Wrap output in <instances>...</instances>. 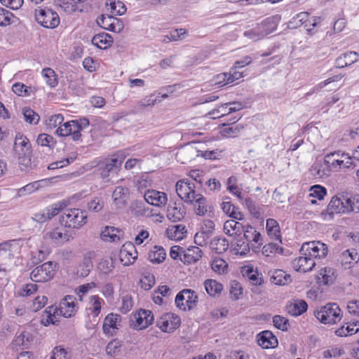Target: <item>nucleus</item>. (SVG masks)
Instances as JSON below:
<instances>
[{
    "label": "nucleus",
    "instance_id": "1",
    "mask_svg": "<svg viewBox=\"0 0 359 359\" xmlns=\"http://www.w3.org/2000/svg\"><path fill=\"white\" fill-rule=\"evenodd\" d=\"M87 220L86 211L79 208L65 210L60 217L61 224L71 229H80L87 223Z\"/></svg>",
    "mask_w": 359,
    "mask_h": 359
},
{
    "label": "nucleus",
    "instance_id": "2",
    "mask_svg": "<svg viewBox=\"0 0 359 359\" xmlns=\"http://www.w3.org/2000/svg\"><path fill=\"white\" fill-rule=\"evenodd\" d=\"M315 316L322 323L335 324L341 318V309L337 304H327L315 312Z\"/></svg>",
    "mask_w": 359,
    "mask_h": 359
},
{
    "label": "nucleus",
    "instance_id": "3",
    "mask_svg": "<svg viewBox=\"0 0 359 359\" xmlns=\"http://www.w3.org/2000/svg\"><path fill=\"white\" fill-rule=\"evenodd\" d=\"M57 264L53 262H47L34 268L30 278L34 282L43 283L53 278L56 271Z\"/></svg>",
    "mask_w": 359,
    "mask_h": 359
},
{
    "label": "nucleus",
    "instance_id": "4",
    "mask_svg": "<svg viewBox=\"0 0 359 359\" xmlns=\"http://www.w3.org/2000/svg\"><path fill=\"white\" fill-rule=\"evenodd\" d=\"M198 295L191 289H184L175 297L177 307L183 311L193 310L197 305Z\"/></svg>",
    "mask_w": 359,
    "mask_h": 359
},
{
    "label": "nucleus",
    "instance_id": "5",
    "mask_svg": "<svg viewBox=\"0 0 359 359\" xmlns=\"http://www.w3.org/2000/svg\"><path fill=\"white\" fill-rule=\"evenodd\" d=\"M340 151L327 154L323 160H317L311 166L310 172L316 178H322L330 175V160L334 155L339 156Z\"/></svg>",
    "mask_w": 359,
    "mask_h": 359
},
{
    "label": "nucleus",
    "instance_id": "6",
    "mask_svg": "<svg viewBox=\"0 0 359 359\" xmlns=\"http://www.w3.org/2000/svg\"><path fill=\"white\" fill-rule=\"evenodd\" d=\"M35 18L39 24L46 28H55L60 23L58 14L49 8L36 10Z\"/></svg>",
    "mask_w": 359,
    "mask_h": 359
},
{
    "label": "nucleus",
    "instance_id": "7",
    "mask_svg": "<svg viewBox=\"0 0 359 359\" xmlns=\"http://www.w3.org/2000/svg\"><path fill=\"white\" fill-rule=\"evenodd\" d=\"M123 158L116 156L105 158L97 165V172L102 179L109 177L111 173L116 172L121 167Z\"/></svg>",
    "mask_w": 359,
    "mask_h": 359
},
{
    "label": "nucleus",
    "instance_id": "8",
    "mask_svg": "<svg viewBox=\"0 0 359 359\" xmlns=\"http://www.w3.org/2000/svg\"><path fill=\"white\" fill-rule=\"evenodd\" d=\"M177 196L185 203H194L196 186L194 183L190 182L189 180L184 179L177 181L175 185Z\"/></svg>",
    "mask_w": 359,
    "mask_h": 359
},
{
    "label": "nucleus",
    "instance_id": "9",
    "mask_svg": "<svg viewBox=\"0 0 359 359\" xmlns=\"http://www.w3.org/2000/svg\"><path fill=\"white\" fill-rule=\"evenodd\" d=\"M304 255L311 256L314 259H323L327 255L328 249L327 245L320 241H312L302 245L300 250Z\"/></svg>",
    "mask_w": 359,
    "mask_h": 359
},
{
    "label": "nucleus",
    "instance_id": "10",
    "mask_svg": "<svg viewBox=\"0 0 359 359\" xmlns=\"http://www.w3.org/2000/svg\"><path fill=\"white\" fill-rule=\"evenodd\" d=\"M154 320L152 312L149 310L141 309L130 318V326L136 330L147 328Z\"/></svg>",
    "mask_w": 359,
    "mask_h": 359
},
{
    "label": "nucleus",
    "instance_id": "11",
    "mask_svg": "<svg viewBox=\"0 0 359 359\" xmlns=\"http://www.w3.org/2000/svg\"><path fill=\"white\" fill-rule=\"evenodd\" d=\"M120 261L124 266H129L134 263L137 258V252L132 243H125L120 250Z\"/></svg>",
    "mask_w": 359,
    "mask_h": 359
},
{
    "label": "nucleus",
    "instance_id": "12",
    "mask_svg": "<svg viewBox=\"0 0 359 359\" xmlns=\"http://www.w3.org/2000/svg\"><path fill=\"white\" fill-rule=\"evenodd\" d=\"M75 300L76 298L74 296L67 295L60 303V314L65 318L74 316L77 310Z\"/></svg>",
    "mask_w": 359,
    "mask_h": 359
},
{
    "label": "nucleus",
    "instance_id": "13",
    "mask_svg": "<svg viewBox=\"0 0 359 359\" xmlns=\"http://www.w3.org/2000/svg\"><path fill=\"white\" fill-rule=\"evenodd\" d=\"M144 198L147 203L158 207L165 205L168 201L166 194L154 189L147 190Z\"/></svg>",
    "mask_w": 359,
    "mask_h": 359
},
{
    "label": "nucleus",
    "instance_id": "14",
    "mask_svg": "<svg viewBox=\"0 0 359 359\" xmlns=\"http://www.w3.org/2000/svg\"><path fill=\"white\" fill-rule=\"evenodd\" d=\"M180 324L179 317H174L172 314H166L157 321V326L165 332H173Z\"/></svg>",
    "mask_w": 359,
    "mask_h": 359
},
{
    "label": "nucleus",
    "instance_id": "15",
    "mask_svg": "<svg viewBox=\"0 0 359 359\" xmlns=\"http://www.w3.org/2000/svg\"><path fill=\"white\" fill-rule=\"evenodd\" d=\"M121 316L117 313H109L103 322L102 330L105 334H114V330L121 327Z\"/></svg>",
    "mask_w": 359,
    "mask_h": 359
},
{
    "label": "nucleus",
    "instance_id": "16",
    "mask_svg": "<svg viewBox=\"0 0 359 359\" xmlns=\"http://www.w3.org/2000/svg\"><path fill=\"white\" fill-rule=\"evenodd\" d=\"M315 265L314 259L309 255L299 257L292 262L294 269L303 273L311 271Z\"/></svg>",
    "mask_w": 359,
    "mask_h": 359
},
{
    "label": "nucleus",
    "instance_id": "17",
    "mask_svg": "<svg viewBox=\"0 0 359 359\" xmlns=\"http://www.w3.org/2000/svg\"><path fill=\"white\" fill-rule=\"evenodd\" d=\"M344 203H346L345 197L341 199L337 196H333L327 207V214L332 217L334 214L348 213Z\"/></svg>",
    "mask_w": 359,
    "mask_h": 359
},
{
    "label": "nucleus",
    "instance_id": "18",
    "mask_svg": "<svg viewBox=\"0 0 359 359\" xmlns=\"http://www.w3.org/2000/svg\"><path fill=\"white\" fill-rule=\"evenodd\" d=\"M13 149L17 155L32 152L29 139L20 133L15 135Z\"/></svg>",
    "mask_w": 359,
    "mask_h": 359
},
{
    "label": "nucleus",
    "instance_id": "19",
    "mask_svg": "<svg viewBox=\"0 0 359 359\" xmlns=\"http://www.w3.org/2000/svg\"><path fill=\"white\" fill-rule=\"evenodd\" d=\"M194 200V210L196 215L203 216L207 212L210 215L212 213V207L207 204L206 198L201 194H197Z\"/></svg>",
    "mask_w": 359,
    "mask_h": 359
},
{
    "label": "nucleus",
    "instance_id": "20",
    "mask_svg": "<svg viewBox=\"0 0 359 359\" xmlns=\"http://www.w3.org/2000/svg\"><path fill=\"white\" fill-rule=\"evenodd\" d=\"M257 338L258 344L263 348H274L278 345V339L271 331L262 332Z\"/></svg>",
    "mask_w": 359,
    "mask_h": 359
},
{
    "label": "nucleus",
    "instance_id": "21",
    "mask_svg": "<svg viewBox=\"0 0 359 359\" xmlns=\"http://www.w3.org/2000/svg\"><path fill=\"white\" fill-rule=\"evenodd\" d=\"M280 19V15L276 14L266 18L259 25L265 36L276 29Z\"/></svg>",
    "mask_w": 359,
    "mask_h": 359
},
{
    "label": "nucleus",
    "instance_id": "22",
    "mask_svg": "<svg viewBox=\"0 0 359 359\" xmlns=\"http://www.w3.org/2000/svg\"><path fill=\"white\" fill-rule=\"evenodd\" d=\"M358 57L359 54L355 51L344 53L336 59V67L341 69L350 66L358 61Z\"/></svg>",
    "mask_w": 359,
    "mask_h": 359
},
{
    "label": "nucleus",
    "instance_id": "23",
    "mask_svg": "<svg viewBox=\"0 0 359 359\" xmlns=\"http://www.w3.org/2000/svg\"><path fill=\"white\" fill-rule=\"evenodd\" d=\"M182 257L180 260L185 264H193L196 262L202 257L203 252L197 246H191L183 251Z\"/></svg>",
    "mask_w": 359,
    "mask_h": 359
},
{
    "label": "nucleus",
    "instance_id": "24",
    "mask_svg": "<svg viewBox=\"0 0 359 359\" xmlns=\"http://www.w3.org/2000/svg\"><path fill=\"white\" fill-rule=\"evenodd\" d=\"M89 126V121L86 118L71 121V135L74 141H77L81 137V132Z\"/></svg>",
    "mask_w": 359,
    "mask_h": 359
},
{
    "label": "nucleus",
    "instance_id": "25",
    "mask_svg": "<svg viewBox=\"0 0 359 359\" xmlns=\"http://www.w3.org/2000/svg\"><path fill=\"white\" fill-rule=\"evenodd\" d=\"M91 42L93 45L100 49H106L111 46L113 39L109 34L102 32L95 35Z\"/></svg>",
    "mask_w": 359,
    "mask_h": 359
},
{
    "label": "nucleus",
    "instance_id": "26",
    "mask_svg": "<svg viewBox=\"0 0 359 359\" xmlns=\"http://www.w3.org/2000/svg\"><path fill=\"white\" fill-rule=\"evenodd\" d=\"M185 209L183 205L177 206L176 203L173 205H169L167 210V217L172 222H177L184 217Z\"/></svg>",
    "mask_w": 359,
    "mask_h": 359
},
{
    "label": "nucleus",
    "instance_id": "27",
    "mask_svg": "<svg viewBox=\"0 0 359 359\" xmlns=\"http://www.w3.org/2000/svg\"><path fill=\"white\" fill-rule=\"evenodd\" d=\"M286 309L290 315L298 316L306 311L308 304L304 300L297 299L287 305Z\"/></svg>",
    "mask_w": 359,
    "mask_h": 359
},
{
    "label": "nucleus",
    "instance_id": "28",
    "mask_svg": "<svg viewBox=\"0 0 359 359\" xmlns=\"http://www.w3.org/2000/svg\"><path fill=\"white\" fill-rule=\"evenodd\" d=\"M128 193V189L123 187H118L115 189L112 194V198L116 208H122L126 205V195Z\"/></svg>",
    "mask_w": 359,
    "mask_h": 359
},
{
    "label": "nucleus",
    "instance_id": "29",
    "mask_svg": "<svg viewBox=\"0 0 359 359\" xmlns=\"http://www.w3.org/2000/svg\"><path fill=\"white\" fill-rule=\"evenodd\" d=\"M266 229L271 238L281 243L280 226L276 219L271 218L268 219L266 220Z\"/></svg>",
    "mask_w": 359,
    "mask_h": 359
},
{
    "label": "nucleus",
    "instance_id": "30",
    "mask_svg": "<svg viewBox=\"0 0 359 359\" xmlns=\"http://www.w3.org/2000/svg\"><path fill=\"white\" fill-rule=\"evenodd\" d=\"M244 229V225L234 219H229L224 222V231L229 236L241 235Z\"/></svg>",
    "mask_w": 359,
    "mask_h": 359
},
{
    "label": "nucleus",
    "instance_id": "31",
    "mask_svg": "<svg viewBox=\"0 0 359 359\" xmlns=\"http://www.w3.org/2000/svg\"><path fill=\"white\" fill-rule=\"evenodd\" d=\"M18 156L19 167L22 171L28 172L36 168L34 161H32V153H25Z\"/></svg>",
    "mask_w": 359,
    "mask_h": 359
},
{
    "label": "nucleus",
    "instance_id": "32",
    "mask_svg": "<svg viewBox=\"0 0 359 359\" xmlns=\"http://www.w3.org/2000/svg\"><path fill=\"white\" fill-rule=\"evenodd\" d=\"M210 248L217 254H222L229 248V242L224 237H215L210 243Z\"/></svg>",
    "mask_w": 359,
    "mask_h": 359
},
{
    "label": "nucleus",
    "instance_id": "33",
    "mask_svg": "<svg viewBox=\"0 0 359 359\" xmlns=\"http://www.w3.org/2000/svg\"><path fill=\"white\" fill-rule=\"evenodd\" d=\"M359 331V320L346 323L335 330V334L339 337H346L357 333Z\"/></svg>",
    "mask_w": 359,
    "mask_h": 359
},
{
    "label": "nucleus",
    "instance_id": "34",
    "mask_svg": "<svg viewBox=\"0 0 359 359\" xmlns=\"http://www.w3.org/2000/svg\"><path fill=\"white\" fill-rule=\"evenodd\" d=\"M205 291L210 297L219 295L222 290L223 285L215 280L208 279L204 282Z\"/></svg>",
    "mask_w": 359,
    "mask_h": 359
},
{
    "label": "nucleus",
    "instance_id": "35",
    "mask_svg": "<svg viewBox=\"0 0 359 359\" xmlns=\"http://www.w3.org/2000/svg\"><path fill=\"white\" fill-rule=\"evenodd\" d=\"M166 253L163 248L155 245L148 254L149 260L155 264L161 263L165 259Z\"/></svg>",
    "mask_w": 359,
    "mask_h": 359
},
{
    "label": "nucleus",
    "instance_id": "36",
    "mask_svg": "<svg viewBox=\"0 0 359 359\" xmlns=\"http://www.w3.org/2000/svg\"><path fill=\"white\" fill-rule=\"evenodd\" d=\"M270 280L275 285H284L290 281V276L283 270L276 269L271 276Z\"/></svg>",
    "mask_w": 359,
    "mask_h": 359
},
{
    "label": "nucleus",
    "instance_id": "37",
    "mask_svg": "<svg viewBox=\"0 0 359 359\" xmlns=\"http://www.w3.org/2000/svg\"><path fill=\"white\" fill-rule=\"evenodd\" d=\"M318 278L323 284L330 285L334 283L335 279L334 270L330 267L321 269Z\"/></svg>",
    "mask_w": 359,
    "mask_h": 359
},
{
    "label": "nucleus",
    "instance_id": "38",
    "mask_svg": "<svg viewBox=\"0 0 359 359\" xmlns=\"http://www.w3.org/2000/svg\"><path fill=\"white\" fill-rule=\"evenodd\" d=\"M119 231V229L117 228L107 226L101 232V239L104 241L114 242L116 241V238L119 239L118 236H117V233Z\"/></svg>",
    "mask_w": 359,
    "mask_h": 359
},
{
    "label": "nucleus",
    "instance_id": "39",
    "mask_svg": "<svg viewBox=\"0 0 359 359\" xmlns=\"http://www.w3.org/2000/svg\"><path fill=\"white\" fill-rule=\"evenodd\" d=\"M309 13L308 12H301L294 16L288 22V27L290 29H295L300 27L308 20Z\"/></svg>",
    "mask_w": 359,
    "mask_h": 359
},
{
    "label": "nucleus",
    "instance_id": "40",
    "mask_svg": "<svg viewBox=\"0 0 359 359\" xmlns=\"http://www.w3.org/2000/svg\"><path fill=\"white\" fill-rule=\"evenodd\" d=\"M359 259V255L355 250H346L341 255V262L342 265L351 264L352 262H357Z\"/></svg>",
    "mask_w": 359,
    "mask_h": 359
},
{
    "label": "nucleus",
    "instance_id": "41",
    "mask_svg": "<svg viewBox=\"0 0 359 359\" xmlns=\"http://www.w3.org/2000/svg\"><path fill=\"white\" fill-rule=\"evenodd\" d=\"M46 236L54 241L57 244H62L69 240V236L67 233H63L57 229L46 233Z\"/></svg>",
    "mask_w": 359,
    "mask_h": 359
},
{
    "label": "nucleus",
    "instance_id": "42",
    "mask_svg": "<svg viewBox=\"0 0 359 359\" xmlns=\"http://www.w3.org/2000/svg\"><path fill=\"white\" fill-rule=\"evenodd\" d=\"M50 253V249L48 247H42L41 249L32 253V262L33 264H38L39 263L45 260L48 255Z\"/></svg>",
    "mask_w": 359,
    "mask_h": 359
},
{
    "label": "nucleus",
    "instance_id": "43",
    "mask_svg": "<svg viewBox=\"0 0 359 359\" xmlns=\"http://www.w3.org/2000/svg\"><path fill=\"white\" fill-rule=\"evenodd\" d=\"M42 75L46 79V83L50 88L55 87L57 83V78L55 72L50 68H45L42 70Z\"/></svg>",
    "mask_w": 359,
    "mask_h": 359
},
{
    "label": "nucleus",
    "instance_id": "44",
    "mask_svg": "<svg viewBox=\"0 0 359 359\" xmlns=\"http://www.w3.org/2000/svg\"><path fill=\"white\" fill-rule=\"evenodd\" d=\"M346 210L348 212H359V194H355L350 197H346Z\"/></svg>",
    "mask_w": 359,
    "mask_h": 359
},
{
    "label": "nucleus",
    "instance_id": "45",
    "mask_svg": "<svg viewBox=\"0 0 359 359\" xmlns=\"http://www.w3.org/2000/svg\"><path fill=\"white\" fill-rule=\"evenodd\" d=\"M168 233L175 240L182 239L187 233L186 226L182 224L172 226L168 229Z\"/></svg>",
    "mask_w": 359,
    "mask_h": 359
},
{
    "label": "nucleus",
    "instance_id": "46",
    "mask_svg": "<svg viewBox=\"0 0 359 359\" xmlns=\"http://www.w3.org/2000/svg\"><path fill=\"white\" fill-rule=\"evenodd\" d=\"M22 114L25 121L30 124H37L40 120L39 116L29 107L22 109Z\"/></svg>",
    "mask_w": 359,
    "mask_h": 359
},
{
    "label": "nucleus",
    "instance_id": "47",
    "mask_svg": "<svg viewBox=\"0 0 359 359\" xmlns=\"http://www.w3.org/2000/svg\"><path fill=\"white\" fill-rule=\"evenodd\" d=\"M283 248L280 247L277 243H269L265 245L262 248V253L266 256H269L270 254H283Z\"/></svg>",
    "mask_w": 359,
    "mask_h": 359
},
{
    "label": "nucleus",
    "instance_id": "48",
    "mask_svg": "<svg viewBox=\"0 0 359 359\" xmlns=\"http://www.w3.org/2000/svg\"><path fill=\"white\" fill-rule=\"evenodd\" d=\"M36 142L39 145L49 148H53L56 143L51 135L45 133L40 134L38 136Z\"/></svg>",
    "mask_w": 359,
    "mask_h": 359
},
{
    "label": "nucleus",
    "instance_id": "49",
    "mask_svg": "<svg viewBox=\"0 0 359 359\" xmlns=\"http://www.w3.org/2000/svg\"><path fill=\"white\" fill-rule=\"evenodd\" d=\"M243 34L253 41L260 40L265 36L259 25L251 29L245 31Z\"/></svg>",
    "mask_w": 359,
    "mask_h": 359
},
{
    "label": "nucleus",
    "instance_id": "50",
    "mask_svg": "<svg viewBox=\"0 0 359 359\" xmlns=\"http://www.w3.org/2000/svg\"><path fill=\"white\" fill-rule=\"evenodd\" d=\"M104 205V203L102 198L95 197L88 203L87 208L89 211L99 212L103 209Z\"/></svg>",
    "mask_w": 359,
    "mask_h": 359
},
{
    "label": "nucleus",
    "instance_id": "51",
    "mask_svg": "<svg viewBox=\"0 0 359 359\" xmlns=\"http://www.w3.org/2000/svg\"><path fill=\"white\" fill-rule=\"evenodd\" d=\"M121 342L118 339H113L106 346V353L110 356H114L121 351Z\"/></svg>",
    "mask_w": 359,
    "mask_h": 359
},
{
    "label": "nucleus",
    "instance_id": "52",
    "mask_svg": "<svg viewBox=\"0 0 359 359\" xmlns=\"http://www.w3.org/2000/svg\"><path fill=\"white\" fill-rule=\"evenodd\" d=\"M245 275L252 285H258L262 284V274L259 273L257 271H255L252 268L248 269L245 271Z\"/></svg>",
    "mask_w": 359,
    "mask_h": 359
},
{
    "label": "nucleus",
    "instance_id": "53",
    "mask_svg": "<svg viewBox=\"0 0 359 359\" xmlns=\"http://www.w3.org/2000/svg\"><path fill=\"white\" fill-rule=\"evenodd\" d=\"M45 315L46 316V323L48 324H55L57 321L56 316L60 313L59 308L55 307L53 306H50L47 307L44 311Z\"/></svg>",
    "mask_w": 359,
    "mask_h": 359
},
{
    "label": "nucleus",
    "instance_id": "54",
    "mask_svg": "<svg viewBox=\"0 0 359 359\" xmlns=\"http://www.w3.org/2000/svg\"><path fill=\"white\" fill-rule=\"evenodd\" d=\"M114 268V261L112 258L104 259L98 264V269L104 274H108Z\"/></svg>",
    "mask_w": 359,
    "mask_h": 359
},
{
    "label": "nucleus",
    "instance_id": "55",
    "mask_svg": "<svg viewBox=\"0 0 359 359\" xmlns=\"http://www.w3.org/2000/svg\"><path fill=\"white\" fill-rule=\"evenodd\" d=\"M326 194L327 190L324 187L320 185H314L311 188L309 196L318 198V200H323Z\"/></svg>",
    "mask_w": 359,
    "mask_h": 359
},
{
    "label": "nucleus",
    "instance_id": "56",
    "mask_svg": "<svg viewBox=\"0 0 359 359\" xmlns=\"http://www.w3.org/2000/svg\"><path fill=\"white\" fill-rule=\"evenodd\" d=\"M114 17L109 15H101L97 18V24L102 28L109 30L112 25V19Z\"/></svg>",
    "mask_w": 359,
    "mask_h": 359
},
{
    "label": "nucleus",
    "instance_id": "57",
    "mask_svg": "<svg viewBox=\"0 0 359 359\" xmlns=\"http://www.w3.org/2000/svg\"><path fill=\"white\" fill-rule=\"evenodd\" d=\"M211 267L214 271L222 273L226 271L227 264L222 258H215L211 264Z\"/></svg>",
    "mask_w": 359,
    "mask_h": 359
},
{
    "label": "nucleus",
    "instance_id": "58",
    "mask_svg": "<svg viewBox=\"0 0 359 359\" xmlns=\"http://www.w3.org/2000/svg\"><path fill=\"white\" fill-rule=\"evenodd\" d=\"M65 207V204L64 203H55L51 206L48 207L46 210V215L48 217L49 219L53 218L54 216L57 215L60 210H63Z\"/></svg>",
    "mask_w": 359,
    "mask_h": 359
},
{
    "label": "nucleus",
    "instance_id": "59",
    "mask_svg": "<svg viewBox=\"0 0 359 359\" xmlns=\"http://www.w3.org/2000/svg\"><path fill=\"white\" fill-rule=\"evenodd\" d=\"M11 245L9 241L0 243V260L4 261L10 258L11 255Z\"/></svg>",
    "mask_w": 359,
    "mask_h": 359
},
{
    "label": "nucleus",
    "instance_id": "60",
    "mask_svg": "<svg viewBox=\"0 0 359 359\" xmlns=\"http://www.w3.org/2000/svg\"><path fill=\"white\" fill-rule=\"evenodd\" d=\"M273 323L276 328L283 331L287 330L289 325L288 320L285 318L278 315L273 318Z\"/></svg>",
    "mask_w": 359,
    "mask_h": 359
},
{
    "label": "nucleus",
    "instance_id": "61",
    "mask_svg": "<svg viewBox=\"0 0 359 359\" xmlns=\"http://www.w3.org/2000/svg\"><path fill=\"white\" fill-rule=\"evenodd\" d=\"M142 287L145 290H150L155 284V277L153 274L145 275L140 280Z\"/></svg>",
    "mask_w": 359,
    "mask_h": 359
},
{
    "label": "nucleus",
    "instance_id": "62",
    "mask_svg": "<svg viewBox=\"0 0 359 359\" xmlns=\"http://www.w3.org/2000/svg\"><path fill=\"white\" fill-rule=\"evenodd\" d=\"M93 268V263L89 257H85L82 264H80L79 271L82 276H87Z\"/></svg>",
    "mask_w": 359,
    "mask_h": 359
},
{
    "label": "nucleus",
    "instance_id": "63",
    "mask_svg": "<svg viewBox=\"0 0 359 359\" xmlns=\"http://www.w3.org/2000/svg\"><path fill=\"white\" fill-rule=\"evenodd\" d=\"M13 15L9 11L0 8V26H6L11 24V19Z\"/></svg>",
    "mask_w": 359,
    "mask_h": 359
},
{
    "label": "nucleus",
    "instance_id": "64",
    "mask_svg": "<svg viewBox=\"0 0 359 359\" xmlns=\"http://www.w3.org/2000/svg\"><path fill=\"white\" fill-rule=\"evenodd\" d=\"M110 7L111 13L118 15L124 14L126 11V7L125 4L120 1H118L116 2H111L110 4Z\"/></svg>",
    "mask_w": 359,
    "mask_h": 359
}]
</instances>
